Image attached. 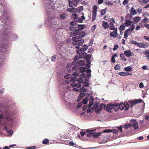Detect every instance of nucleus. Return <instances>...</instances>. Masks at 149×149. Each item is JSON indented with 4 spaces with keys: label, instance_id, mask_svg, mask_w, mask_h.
I'll use <instances>...</instances> for the list:
<instances>
[{
    "label": "nucleus",
    "instance_id": "nucleus-20",
    "mask_svg": "<svg viewBox=\"0 0 149 149\" xmlns=\"http://www.w3.org/2000/svg\"><path fill=\"white\" fill-rule=\"evenodd\" d=\"M130 15H134L136 13V10L133 8H132L130 11Z\"/></svg>",
    "mask_w": 149,
    "mask_h": 149
},
{
    "label": "nucleus",
    "instance_id": "nucleus-3",
    "mask_svg": "<svg viewBox=\"0 0 149 149\" xmlns=\"http://www.w3.org/2000/svg\"><path fill=\"white\" fill-rule=\"evenodd\" d=\"M84 80L82 78H79L77 82H72L71 84V85L73 87L80 88L81 86L80 83H82Z\"/></svg>",
    "mask_w": 149,
    "mask_h": 149
},
{
    "label": "nucleus",
    "instance_id": "nucleus-29",
    "mask_svg": "<svg viewBox=\"0 0 149 149\" xmlns=\"http://www.w3.org/2000/svg\"><path fill=\"white\" fill-rule=\"evenodd\" d=\"M4 129L10 135V136H11L13 133V131L12 130H8L6 127H5Z\"/></svg>",
    "mask_w": 149,
    "mask_h": 149
},
{
    "label": "nucleus",
    "instance_id": "nucleus-51",
    "mask_svg": "<svg viewBox=\"0 0 149 149\" xmlns=\"http://www.w3.org/2000/svg\"><path fill=\"white\" fill-rule=\"evenodd\" d=\"M71 76L70 74H66L64 76V77L65 79H69L70 77Z\"/></svg>",
    "mask_w": 149,
    "mask_h": 149
},
{
    "label": "nucleus",
    "instance_id": "nucleus-34",
    "mask_svg": "<svg viewBox=\"0 0 149 149\" xmlns=\"http://www.w3.org/2000/svg\"><path fill=\"white\" fill-rule=\"evenodd\" d=\"M133 127L135 129H137L139 127L138 124L137 123H135L132 125Z\"/></svg>",
    "mask_w": 149,
    "mask_h": 149
},
{
    "label": "nucleus",
    "instance_id": "nucleus-56",
    "mask_svg": "<svg viewBox=\"0 0 149 149\" xmlns=\"http://www.w3.org/2000/svg\"><path fill=\"white\" fill-rule=\"evenodd\" d=\"M129 0H124L123 2V4L124 5H126L128 2Z\"/></svg>",
    "mask_w": 149,
    "mask_h": 149
},
{
    "label": "nucleus",
    "instance_id": "nucleus-9",
    "mask_svg": "<svg viewBox=\"0 0 149 149\" xmlns=\"http://www.w3.org/2000/svg\"><path fill=\"white\" fill-rule=\"evenodd\" d=\"M110 29L111 30H113L115 29V26H114V23L115 21L114 19L113 18H111L110 19Z\"/></svg>",
    "mask_w": 149,
    "mask_h": 149
},
{
    "label": "nucleus",
    "instance_id": "nucleus-21",
    "mask_svg": "<svg viewBox=\"0 0 149 149\" xmlns=\"http://www.w3.org/2000/svg\"><path fill=\"white\" fill-rule=\"evenodd\" d=\"M113 109L116 111H117L118 109V104L117 103L113 104Z\"/></svg>",
    "mask_w": 149,
    "mask_h": 149
},
{
    "label": "nucleus",
    "instance_id": "nucleus-19",
    "mask_svg": "<svg viewBox=\"0 0 149 149\" xmlns=\"http://www.w3.org/2000/svg\"><path fill=\"white\" fill-rule=\"evenodd\" d=\"M76 63L79 65H81L83 66L85 65V61L84 60H80L78 61L75 62Z\"/></svg>",
    "mask_w": 149,
    "mask_h": 149
},
{
    "label": "nucleus",
    "instance_id": "nucleus-48",
    "mask_svg": "<svg viewBox=\"0 0 149 149\" xmlns=\"http://www.w3.org/2000/svg\"><path fill=\"white\" fill-rule=\"evenodd\" d=\"M97 107L98 108L97 105L96 104H94L92 108V109L93 111L94 110H95L96 108Z\"/></svg>",
    "mask_w": 149,
    "mask_h": 149
},
{
    "label": "nucleus",
    "instance_id": "nucleus-49",
    "mask_svg": "<svg viewBox=\"0 0 149 149\" xmlns=\"http://www.w3.org/2000/svg\"><path fill=\"white\" fill-rule=\"evenodd\" d=\"M112 132V130L111 129H107L106 130H104L103 132L104 133H109V132Z\"/></svg>",
    "mask_w": 149,
    "mask_h": 149
},
{
    "label": "nucleus",
    "instance_id": "nucleus-43",
    "mask_svg": "<svg viewBox=\"0 0 149 149\" xmlns=\"http://www.w3.org/2000/svg\"><path fill=\"white\" fill-rule=\"evenodd\" d=\"M96 13H93L92 14V21H94L96 17Z\"/></svg>",
    "mask_w": 149,
    "mask_h": 149
},
{
    "label": "nucleus",
    "instance_id": "nucleus-58",
    "mask_svg": "<svg viewBox=\"0 0 149 149\" xmlns=\"http://www.w3.org/2000/svg\"><path fill=\"white\" fill-rule=\"evenodd\" d=\"M118 47V46L117 45H115L113 50L114 51L116 50Z\"/></svg>",
    "mask_w": 149,
    "mask_h": 149
},
{
    "label": "nucleus",
    "instance_id": "nucleus-52",
    "mask_svg": "<svg viewBox=\"0 0 149 149\" xmlns=\"http://www.w3.org/2000/svg\"><path fill=\"white\" fill-rule=\"evenodd\" d=\"M112 132H114L115 134H117L118 133V131L117 129H113L112 130Z\"/></svg>",
    "mask_w": 149,
    "mask_h": 149
},
{
    "label": "nucleus",
    "instance_id": "nucleus-54",
    "mask_svg": "<svg viewBox=\"0 0 149 149\" xmlns=\"http://www.w3.org/2000/svg\"><path fill=\"white\" fill-rule=\"evenodd\" d=\"M105 3L106 4L109 6L113 5V3L107 1Z\"/></svg>",
    "mask_w": 149,
    "mask_h": 149
},
{
    "label": "nucleus",
    "instance_id": "nucleus-45",
    "mask_svg": "<svg viewBox=\"0 0 149 149\" xmlns=\"http://www.w3.org/2000/svg\"><path fill=\"white\" fill-rule=\"evenodd\" d=\"M78 15L76 14H73L72 15V18L74 19H76L78 16Z\"/></svg>",
    "mask_w": 149,
    "mask_h": 149
},
{
    "label": "nucleus",
    "instance_id": "nucleus-59",
    "mask_svg": "<svg viewBox=\"0 0 149 149\" xmlns=\"http://www.w3.org/2000/svg\"><path fill=\"white\" fill-rule=\"evenodd\" d=\"M80 70L82 72L86 71V69L83 67H81L80 68Z\"/></svg>",
    "mask_w": 149,
    "mask_h": 149
},
{
    "label": "nucleus",
    "instance_id": "nucleus-28",
    "mask_svg": "<svg viewBox=\"0 0 149 149\" xmlns=\"http://www.w3.org/2000/svg\"><path fill=\"white\" fill-rule=\"evenodd\" d=\"M141 18V17L139 16H136L134 17V20L136 22H138L140 20Z\"/></svg>",
    "mask_w": 149,
    "mask_h": 149
},
{
    "label": "nucleus",
    "instance_id": "nucleus-26",
    "mask_svg": "<svg viewBox=\"0 0 149 149\" xmlns=\"http://www.w3.org/2000/svg\"><path fill=\"white\" fill-rule=\"evenodd\" d=\"M117 57L118 55L116 54L113 55L111 59V62L112 63H115L116 62L115 60V58Z\"/></svg>",
    "mask_w": 149,
    "mask_h": 149
},
{
    "label": "nucleus",
    "instance_id": "nucleus-41",
    "mask_svg": "<svg viewBox=\"0 0 149 149\" xmlns=\"http://www.w3.org/2000/svg\"><path fill=\"white\" fill-rule=\"evenodd\" d=\"M89 84L87 81H85L82 84V86L84 87H87L88 86Z\"/></svg>",
    "mask_w": 149,
    "mask_h": 149
},
{
    "label": "nucleus",
    "instance_id": "nucleus-39",
    "mask_svg": "<svg viewBox=\"0 0 149 149\" xmlns=\"http://www.w3.org/2000/svg\"><path fill=\"white\" fill-rule=\"evenodd\" d=\"M120 57L123 60H124L125 61H126V59L125 58V56H124V55L123 54L121 53L120 54Z\"/></svg>",
    "mask_w": 149,
    "mask_h": 149
},
{
    "label": "nucleus",
    "instance_id": "nucleus-31",
    "mask_svg": "<svg viewBox=\"0 0 149 149\" xmlns=\"http://www.w3.org/2000/svg\"><path fill=\"white\" fill-rule=\"evenodd\" d=\"M124 70L125 71H130L132 70V68L130 66H128L124 68Z\"/></svg>",
    "mask_w": 149,
    "mask_h": 149
},
{
    "label": "nucleus",
    "instance_id": "nucleus-23",
    "mask_svg": "<svg viewBox=\"0 0 149 149\" xmlns=\"http://www.w3.org/2000/svg\"><path fill=\"white\" fill-rule=\"evenodd\" d=\"M77 27H78V29L80 30V31H81V30H83L85 27V26L84 25L78 24L77 26Z\"/></svg>",
    "mask_w": 149,
    "mask_h": 149
},
{
    "label": "nucleus",
    "instance_id": "nucleus-7",
    "mask_svg": "<svg viewBox=\"0 0 149 149\" xmlns=\"http://www.w3.org/2000/svg\"><path fill=\"white\" fill-rule=\"evenodd\" d=\"M113 106H114L113 104H109L107 105L105 108V109L107 111L110 113L111 112V110L113 109Z\"/></svg>",
    "mask_w": 149,
    "mask_h": 149
},
{
    "label": "nucleus",
    "instance_id": "nucleus-24",
    "mask_svg": "<svg viewBox=\"0 0 149 149\" xmlns=\"http://www.w3.org/2000/svg\"><path fill=\"white\" fill-rule=\"evenodd\" d=\"M83 9V6H81L79 7L76 8V12L79 13Z\"/></svg>",
    "mask_w": 149,
    "mask_h": 149
},
{
    "label": "nucleus",
    "instance_id": "nucleus-63",
    "mask_svg": "<svg viewBox=\"0 0 149 149\" xmlns=\"http://www.w3.org/2000/svg\"><path fill=\"white\" fill-rule=\"evenodd\" d=\"M79 73H78L77 72H75L73 73V75L75 76H77L78 75Z\"/></svg>",
    "mask_w": 149,
    "mask_h": 149
},
{
    "label": "nucleus",
    "instance_id": "nucleus-22",
    "mask_svg": "<svg viewBox=\"0 0 149 149\" xmlns=\"http://www.w3.org/2000/svg\"><path fill=\"white\" fill-rule=\"evenodd\" d=\"M67 10L70 13H74L76 12V8H69Z\"/></svg>",
    "mask_w": 149,
    "mask_h": 149
},
{
    "label": "nucleus",
    "instance_id": "nucleus-5",
    "mask_svg": "<svg viewBox=\"0 0 149 149\" xmlns=\"http://www.w3.org/2000/svg\"><path fill=\"white\" fill-rule=\"evenodd\" d=\"M143 101L140 99L138 100L135 99L134 100L129 101L128 102L131 104V107H133L134 105L137 103H139L142 102Z\"/></svg>",
    "mask_w": 149,
    "mask_h": 149
},
{
    "label": "nucleus",
    "instance_id": "nucleus-32",
    "mask_svg": "<svg viewBox=\"0 0 149 149\" xmlns=\"http://www.w3.org/2000/svg\"><path fill=\"white\" fill-rule=\"evenodd\" d=\"M67 14L65 13H63L61 14L60 15V17L62 19H65L66 17L67 16Z\"/></svg>",
    "mask_w": 149,
    "mask_h": 149
},
{
    "label": "nucleus",
    "instance_id": "nucleus-15",
    "mask_svg": "<svg viewBox=\"0 0 149 149\" xmlns=\"http://www.w3.org/2000/svg\"><path fill=\"white\" fill-rule=\"evenodd\" d=\"M132 53L129 50H127L125 51L124 52L125 55L127 57H129L132 55Z\"/></svg>",
    "mask_w": 149,
    "mask_h": 149
},
{
    "label": "nucleus",
    "instance_id": "nucleus-33",
    "mask_svg": "<svg viewBox=\"0 0 149 149\" xmlns=\"http://www.w3.org/2000/svg\"><path fill=\"white\" fill-rule=\"evenodd\" d=\"M97 7L96 6H94L93 9V13H96L97 12Z\"/></svg>",
    "mask_w": 149,
    "mask_h": 149
},
{
    "label": "nucleus",
    "instance_id": "nucleus-57",
    "mask_svg": "<svg viewBox=\"0 0 149 149\" xmlns=\"http://www.w3.org/2000/svg\"><path fill=\"white\" fill-rule=\"evenodd\" d=\"M79 68V66L77 65L74 66L72 68L73 70H77Z\"/></svg>",
    "mask_w": 149,
    "mask_h": 149
},
{
    "label": "nucleus",
    "instance_id": "nucleus-36",
    "mask_svg": "<svg viewBox=\"0 0 149 149\" xmlns=\"http://www.w3.org/2000/svg\"><path fill=\"white\" fill-rule=\"evenodd\" d=\"M89 99L87 97L84 98L82 100V102L84 104H85L87 103V101Z\"/></svg>",
    "mask_w": 149,
    "mask_h": 149
},
{
    "label": "nucleus",
    "instance_id": "nucleus-50",
    "mask_svg": "<svg viewBox=\"0 0 149 149\" xmlns=\"http://www.w3.org/2000/svg\"><path fill=\"white\" fill-rule=\"evenodd\" d=\"M49 140L47 139H45L42 141V143L43 144H46L49 142Z\"/></svg>",
    "mask_w": 149,
    "mask_h": 149
},
{
    "label": "nucleus",
    "instance_id": "nucleus-17",
    "mask_svg": "<svg viewBox=\"0 0 149 149\" xmlns=\"http://www.w3.org/2000/svg\"><path fill=\"white\" fill-rule=\"evenodd\" d=\"M102 26L104 29L108 28L109 27V25L108 24L107 22H106L102 21Z\"/></svg>",
    "mask_w": 149,
    "mask_h": 149
},
{
    "label": "nucleus",
    "instance_id": "nucleus-12",
    "mask_svg": "<svg viewBox=\"0 0 149 149\" xmlns=\"http://www.w3.org/2000/svg\"><path fill=\"white\" fill-rule=\"evenodd\" d=\"M85 36V33L84 31H81L80 33L78 36L74 37V38H77L78 39H81L83 38Z\"/></svg>",
    "mask_w": 149,
    "mask_h": 149
},
{
    "label": "nucleus",
    "instance_id": "nucleus-11",
    "mask_svg": "<svg viewBox=\"0 0 149 149\" xmlns=\"http://www.w3.org/2000/svg\"><path fill=\"white\" fill-rule=\"evenodd\" d=\"M137 46L140 48H145L148 46V45L147 43H144L142 42L140 43L138 42Z\"/></svg>",
    "mask_w": 149,
    "mask_h": 149
},
{
    "label": "nucleus",
    "instance_id": "nucleus-40",
    "mask_svg": "<svg viewBox=\"0 0 149 149\" xmlns=\"http://www.w3.org/2000/svg\"><path fill=\"white\" fill-rule=\"evenodd\" d=\"M120 65L119 64H117L115 65L114 69L116 70H118L120 69Z\"/></svg>",
    "mask_w": 149,
    "mask_h": 149
},
{
    "label": "nucleus",
    "instance_id": "nucleus-37",
    "mask_svg": "<svg viewBox=\"0 0 149 149\" xmlns=\"http://www.w3.org/2000/svg\"><path fill=\"white\" fill-rule=\"evenodd\" d=\"M107 9L105 8L103 10H102L101 11V14L102 15H104L106 13Z\"/></svg>",
    "mask_w": 149,
    "mask_h": 149
},
{
    "label": "nucleus",
    "instance_id": "nucleus-61",
    "mask_svg": "<svg viewBox=\"0 0 149 149\" xmlns=\"http://www.w3.org/2000/svg\"><path fill=\"white\" fill-rule=\"evenodd\" d=\"M129 28H131L133 30H134L135 28V25L134 24H132L130 26Z\"/></svg>",
    "mask_w": 149,
    "mask_h": 149
},
{
    "label": "nucleus",
    "instance_id": "nucleus-14",
    "mask_svg": "<svg viewBox=\"0 0 149 149\" xmlns=\"http://www.w3.org/2000/svg\"><path fill=\"white\" fill-rule=\"evenodd\" d=\"M118 74L119 75H121L123 77L126 76L128 75H132V73L124 72H119L118 73Z\"/></svg>",
    "mask_w": 149,
    "mask_h": 149
},
{
    "label": "nucleus",
    "instance_id": "nucleus-27",
    "mask_svg": "<svg viewBox=\"0 0 149 149\" xmlns=\"http://www.w3.org/2000/svg\"><path fill=\"white\" fill-rule=\"evenodd\" d=\"M130 33L127 30H126L124 34V38L125 39H127L128 36V35L130 34Z\"/></svg>",
    "mask_w": 149,
    "mask_h": 149
},
{
    "label": "nucleus",
    "instance_id": "nucleus-55",
    "mask_svg": "<svg viewBox=\"0 0 149 149\" xmlns=\"http://www.w3.org/2000/svg\"><path fill=\"white\" fill-rule=\"evenodd\" d=\"M91 132H89L87 134V136L88 137H92V132H91Z\"/></svg>",
    "mask_w": 149,
    "mask_h": 149
},
{
    "label": "nucleus",
    "instance_id": "nucleus-1",
    "mask_svg": "<svg viewBox=\"0 0 149 149\" xmlns=\"http://www.w3.org/2000/svg\"><path fill=\"white\" fill-rule=\"evenodd\" d=\"M88 48V46L86 45H85L82 46L81 49H79L77 51V53L79 54V56L80 58H83L86 56V53L82 52L85 51Z\"/></svg>",
    "mask_w": 149,
    "mask_h": 149
},
{
    "label": "nucleus",
    "instance_id": "nucleus-30",
    "mask_svg": "<svg viewBox=\"0 0 149 149\" xmlns=\"http://www.w3.org/2000/svg\"><path fill=\"white\" fill-rule=\"evenodd\" d=\"M125 24L123 23L120 26L119 30H125Z\"/></svg>",
    "mask_w": 149,
    "mask_h": 149
},
{
    "label": "nucleus",
    "instance_id": "nucleus-64",
    "mask_svg": "<svg viewBox=\"0 0 149 149\" xmlns=\"http://www.w3.org/2000/svg\"><path fill=\"white\" fill-rule=\"evenodd\" d=\"M144 54L146 56H147V55H149V50H147L145 52Z\"/></svg>",
    "mask_w": 149,
    "mask_h": 149
},
{
    "label": "nucleus",
    "instance_id": "nucleus-53",
    "mask_svg": "<svg viewBox=\"0 0 149 149\" xmlns=\"http://www.w3.org/2000/svg\"><path fill=\"white\" fill-rule=\"evenodd\" d=\"M85 95V94L84 93H82L80 94L79 96L81 98L82 97H84Z\"/></svg>",
    "mask_w": 149,
    "mask_h": 149
},
{
    "label": "nucleus",
    "instance_id": "nucleus-44",
    "mask_svg": "<svg viewBox=\"0 0 149 149\" xmlns=\"http://www.w3.org/2000/svg\"><path fill=\"white\" fill-rule=\"evenodd\" d=\"M140 2L145 4L147 3L149 1V0H140Z\"/></svg>",
    "mask_w": 149,
    "mask_h": 149
},
{
    "label": "nucleus",
    "instance_id": "nucleus-25",
    "mask_svg": "<svg viewBox=\"0 0 149 149\" xmlns=\"http://www.w3.org/2000/svg\"><path fill=\"white\" fill-rule=\"evenodd\" d=\"M69 4L70 7H72L74 6H76V4L72 1L69 0Z\"/></svg>",
    "mask_w": 149,
    "mask_h": 149
},
{
    "label": "nucleus",
    "instance_id": "nucleus-35",
    "mask_svg": "<svg viewBox=\"0 0 149 149\" xmlns=\"http://www.w3.org/2000/svg\"><path fill=\"white\" fill-rule=\"evenodd\" d=\"M131 24V21L130 20H126L125 21V24L126 26H129Z\"/></svg>",
    "mask_w": 149,
    "mask_h": 149
},
{
    "label": "nucleus",
    "instance_id": "nucleus-62",
    "mask_svg": "<svg viewBox=\"0 0 149 149\" xmlns=\"http://www.w3.org/2000/svg\"><path fill=\"white\" fill-rule=\"evenodd\" d=\"M56 59V56H53L51 59V60L53 61H54Z\"/></svg>",
    "mask_w": 149,
    "mask_h": 149
},
{
    "label": "nucleus",
    "instance_id": "nucleus-2",
    "mask_svg": "<svg viewBox=\"0 0 149 149\" xmlns=\"http://www.w3.org/2000/svg\"><path fill=\"white\" fill-rule=\"evenodd\" d=\"M72 44L75 45L81 46L83 45L84 40L83 39H78L77 38H73Z\"/></svg>",
    "mask_w": 149,
    "mask_h": 149
},
{
    "label": "nucleus",
    "instance_id": "nucleus-42",
    "mask_svg": "<svg viewBox=\"0 0 149 149\" xmlns=\"http://www.w3.org/2000/svg\"><path fill=\"white\" fill-rule=\"evenodd\" d=\"M77 78L75 77H74L71 78L70 81H71L77 82Z\"/></svg>",
    "mask_w": 149,
    "mask_h": 149
},
{
    "label": "nucleus",
    "instance_id": "nucleus-10",
    "mask_svg": "<svg viewBox=\"0 0 149 149\" xmlns=\"http://www.w3.org/2000/svg\"><path fill=\"white\" fill-rule=\"evenodd\" d=\"M81 31L80 30L77 29H75L73 32H72L70 33V36L71 37H73L74 36H78L80 33V32Z\"/></svg>",
    "mask_w": 149,
    "mask_h": 149
},
{
    "label": "nucleus",
    "instance_id": "nucleus-16",
    "mask_svg": "<svg viewBox=\"0 0 149 149\" xmlns=\"http://www.w3.org/2000/svg\"><path fill=\"white\" fill-rule=\"evenodd\" d=\"M90 102L88 106L89 108H90L92 106L93 103L94 102V99L93 97L92 96H91L90 97V98L89 99Z\"/></svg>",
    "mask_w": 149,
    "mask_h": 149
},
{
    "label": "nucleus",
    "instance_id": "nucleus-18",
    "mask_svg": "<svg viewBox=\"0 0 149 149\" xmlns=\"http://www.w3.org/2000/svg\"><path fill=\"white\" fill-rule=\"evenodd\" d=\"M100 132L95 133V132H92V136L93 137L97 138H98L101 134Z\"/></svg>",
    "mask_w": 149,
    "mask_h": 149
},
{
    "label": "nucleus",
    "instance_id": "nucleus-38",
    "mask_svg": "<svg viewBox=\"0 0 149 149\" xmlns=\"http://www.w3.org/2000/svg\"><path fill=\"white\" fill-rule=\"evenodd\" d=\"M75 21L76 22V21L77 22H83L82 19H81L78 16L77 17Z\"/></svg>",
    "mask_w": 149,
    "mask_h": 149
},
{
    "label": "nucleus",
    "instance_id": "nucleus-47",
    "mask_svg": "<svg viewBox=\"0 0 149 149\" xmlns=\"http://www.w3.org/2000/svg\"><path fill=\"white\" fill-rule=\"evenodd\" d=\"M130 43L132 44H133L134 45H137L138 42H136L134 40H131L130 41Z\"/></svg>",
    "mask_w": 149,
    "mask_h": 149
},
{
    "label": "nucleus",
    "instance_id": "nucleus-60",
    "mask_svg": "<svg viewBox=\"0 0 149 149\" xmlns=\"http://www.w3.org/2000/svg\"><path fill=\"white\" fill-rule=\"evenodd\" d=\"M142 69L143 70H148V68L147 66L143 65L142 67Z\"/></svg>",
    "mask_w": 149,
    "mask_h": 149
},
{
    "label": "nucleus",
    "instance_id": "nucleus-13",
    "mask_svg": "<svg viewBox=\"0 0 149 149\" xmlns=\"http://www.w3.org/2000/svg\"><path fill=\"white\" fill-rule=\"evenodd\" d=\"M104 106V104H101L95 110V112L97 113H98L100 112L103 109V107Z\"/></svg>",
    "mask_w": 149,
    "mask_h": 149
},
{
    "label": "nucleus",
    "instance_id": "nucleus-4",
    "mask_svg": "<svg viewBox=\"0 0 149 149\" xmlns=\"http://www.w3.org/2000/svg\"><path fill=\"white\" fill-rule=\"evenodd\" d=\"M118 106L120 109L121 110H123L124 109H125V110H127L129 109L130 107L128 104L127 103L125 104L124 103H120Z\"/></svg>",
    "mask_w": 149,
    "mask_h": 149
},
{
    "label": "nucleus",
    "instance_id": "nucleus-46",
    "mask_svg": "<svg viewBox=\"0 0 149 149\" xmlns=\"http://www.w3.org/2000/svg\"><path fill=\"white\" fill-rule=\"evenodd\" d=\"M148 19L147 18H145L142 20V22L143 23H148Z\"/></svg>",
    "mask_w": 149,
    "mask_h": 149
},
{
    "label": "nucleus",
    "instance_id": "nucleus-6",
    "mask_svg": "<svg viewBox=\"0 0 149 149\" xmlns=\"http://www.w3.org/2000/svg\"><path fill=\"white\" fill-rule=\"evenodd\" d=\"M70 24L71 26L70 27L69 29L71 31H73L74 29L76 28L78 25L76 21L74 20H73L71 22Z\"/></svg>",
    "mask_w": 149,
    "mask_h": 149
},
{
    "label": "nucleus",
    "instance_id": "nucleus-8",
    "mask_svg": "<svg viewBox=\"0 0 149 149\" xmlns=\"http://www.w3.org/2000/svg\"><path fill=\"white\" fill-rule=\"evenodd\" d=\"M117 29L116 28L113 31L110 33V35L113 38H115L118 36L117 33Z\"/></svg>",
    "mask_w": 149,
    "mask_h": 149
}]
</instances>
